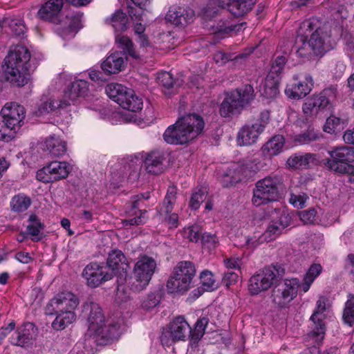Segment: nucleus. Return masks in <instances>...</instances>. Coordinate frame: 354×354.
<instances>
[{
	"label": "nucleus",
	"mask_w": 354,
	"mask_h": 354,
	"mask_svg": "<svg viewBox=\"0 0 354 354\" xmlns=\"http://www.w3.org/2000/svg\"><path fill=\"white\" fill-rule=\"evenodd\" d=\"M30 53L23 45L12 46L5 62V74L8 82L15 86H23L30 79Z\"/></svg>",
	"instance_id": "nucleus-1"
},
{
	"label": "nucleus",
	"mask_w": 354,
	"mask_h": 354,
	"mask_svg": "<svg viewBox=\"0 0 354 354\" xmlns=\"http://www.w3.org/2000/svg\"><path fill=\"white\" fill-rule=\"evenodd\" d=\"M203 119L196 114H188L169 127L163 134L169 144L184 145L197 138L204 129Z\"/></svg>",
	"instance_id": "nucleus-2"
},
{
	"label": "nucleus",
	"mask_w": 354,
	"mask_h": 354,
	"mask_svg": "<svg viewBox=\"0 0 354 354\" xmlns=\"http://www.w3.org/2000/svg\"><path fill=\"white\" fill-rule=\"evenodd\" d=\"M283 188L281 178L278 176H268L255 183L252 202L255 206L277 201Z\"/></svg>",
	"instance_id": "nucleus-3"
},
{
	"label": "nucleus",
	"mask_w": 354,
	"mask_h": 354,
	"mask_svg": "<svg viewBox=\"0 0 354 354\" xmlns=\"http://www.w3.org/2000/svg\"><path fill=\"white\" fill-rule=\"evenodd\" d=\"M327 153L329 158L323 160L326 167L339 174L352 173L354 176V167L350 164L354 162V147H332Z\"/></svg>",
	"instance_id": "nucleus-4"
},
{
	"label": "nucleus",
	"mask_w": 354,
	"mask_h": 354,
	"mask_svg": "<svg viewBox=\"0 0 354 354\" xmlns=\"http://www.w3.org/2000/svg\"><path fill=\"white\" fill-rule=\"evenodd\" d=\"M83 311L88 313V330L92 335L100 337L102 339L113 337V330L115 329V326H107L105 324L104 315L98 304L87 301L83 305Z\"/></svg>",
	"instance_id": "nucleus-5"
},
{
	"label": "nucleus",
	"mask_w": 354,
	"mask_h": 354,
	"mask_svg": "<svg viewBox=\"0 0 354 354\" xmlns=\"http://www.w3.org/2000/svg\"><path fill=\"white\" fill-rule=\"evenodd\" d=\"M195 265L189 261H182L174 268L172 275L169 278L167 288L171 292L185 293L192 287L196 276Z\"/></svg>",
	"instance_id": "nucleus-6"
},
{
	"label": "nucleus",
	"mask_w": 354,
	"mask_h": 354,
	"mask_svg": "<svg viewBox=\"0 0 354 354\" xmlns=\"http://www.w3.org/2000/svg\"><path fill=\"white\" fill-rule=\"evenodd\" d=\"M301 41L302 44L297 51L301 57L311 55H323L326 52L333 49L335 44L330 35L321 28L316 29L309 40Z\"/></svg>",
	"instance_id": "nucleus-7"
},
{
	"label": "nucleus",
	"mask_w": 354,
	"mask_h": 354,
	"mask_svg": "<svg viewBox=\"0 0 354 354\" xmlns=\"http://www.w3.org/2000/svg\"><path fill=\"white\" fill-rule=\"evenodd\" d=\"M106 93L109 98L121 107L130 111L137 112L143 106L142 99L133 90L122 84L111 83L106 86Z\"/></svg>",
	"instance_id": "nucleus-8"
},
{
	"label": "nucleus",
	"mask_w": 354,
	"mask_h": 354,
	"mask_svg": "<svg viewBox=\"0 0 354 354\" xmlns=\"http://www.w3.org/2000/svg\"><path fill=\"white\" fill-rule=\"evenodd\" d=\"M254 98V88L250 84H246L228 93L220 106V114L223 117H230L239 113L245 105Z\"/></svg>",
	"instance_id": "nucleus-9"
},
{
	"label": "nucleus",
	"mask_w": 354,
	"mask_h": 354,
	"mask_svg": "<svg viewBox=\"0 0 354 354\" xmlns=\"http://www.w3.org/2000/svg\"><path fill=\"white\" fill-rule=\"evenodd\" d=\"M337 97V89L329 87L324 89L318 94H313L307 98L302 106L304 115L307 117H314L319 112L329 109Z\"/></svg>",
	"instance_id": "nucleus-10"
},
{
	"label": "nucleus",
	"mask_w": 354,
	"mask_h": 354,
	"mask_svg": "<svg viewBox=\"0 0 354 354\" xmlns=\"http://www.w3.org/2000/svg\"><path fill=\"white\" fill-rule=\"evenodd\" d=\"M157 268L156 260L149 256L142 255L138 258L133 268V278L138 283L134 286L136 291L143 290L149 284Z\"/></svg>",
	"instance_id": "nucleus-11"
},
{
	"label": "nucleus",
	"mask_w": 354,
	"mask_h": 354,
	"mask_svg": "<svg viewBox=\"0 0 354 354\" xmlns=\"http://www.w3.org/2000/svg\"><path fill=\"white\" fill-rule=\"evenodd\" d=\"M300 288L299 280L297 278L286 279L276 286L272 291V301L279 308H285L297 295Z\"/></svg>",
	"instance_id": "nucleus-12"
},
{
	"label": "nucleus",
	"mask_w": 354,
	"mask_h": 354,
	"mask_svg": "<svg viewBox=\"0 0 354 354\" xmlns=\"http://www.w3.org/2000/svg\"><path fill=\"white\" fill-rule=\"evenodd\" d=\"M275 267H266L252 275L248 283V290L257 295L270 288L277 281Z\"/></svg>",
	"instance_id": "nucleus-13"
},
{
	"label": "nucleus",
	"mask_w": 354,
	"mask_h": 354,
	"mask_svg": "<svg viewBox=\"0 0 354 354\" xmlns=\"http://www.w3.org/2000/svg\"><path fill=\"white\" fill-rule=\"evenodd\" d=\"M286 62L287 57L285 55H279L272 60L264 83V94L267 97H271L277 93V87Z\"/></svg>",
	"instance_id": "nucleus-14"
},
{
	"label": "nucleus",
	"mask_w": 354,
	"mask_h": 354,
	"mask_svg": "<svg viewBox=\"0 0 354 354\" xmlns=\"http://www.w3.org/2000/svg\"><path fill=\"white\" fill-rule=\"evenodd\" d=\"M80 305V299L74 293L65 291L57 294L48 303L46 307V313L53 315L57 311L71 310L75 312V309Z\"/></svg>",
	"instance_id": "nucleus-15"
},
{
	"label": "nucleus",
	"mask_w": 354,
	"mask_h": 354,
	"mask_svg": "<svg viewBox=\"0 0 354 354\" xmlns=\"http://www.w3.org/2000/svg\"><path fill=\"white\" fill-rule=\"evenodd\" d=\"M176 188L169 187L163 201L157 207L158 214L169 228H176L178 226V214L173 212L176 203Z\"/></svg>",
	"instance_id": "nucleus-16"
},
{
	"label": "nucleus",
	"mask_w": 354,
	"mask_h": 354,
	"mask_svg": "<svg viewBox=\"0 0 354 354\" xmlns=\"http://www.w3.org/2000/svg\"><path fill=\"white\" fill-rule=\"evenodd\" d=\"M71 168L66 162L53 161L37 172V179L44 183H51L66 178Z\"/></svg>",
	"instance_id": "nucleus-17"
},
{
	"label": "nucleus",
	"mask_w": 354,
	"mask_h": 354,
	"mask_svg": "<svg viewBox=\"0 0 354 354\" xmlns=\"http://www.w3.org/2000/svg\"><path fill=\"white\" fill-rule=\"evenodd\" d=\"M328 299L325 296H320L316 302L315 309L310 319L313 323V335L317 341H322L324 337L326 327L324 320V313L328 308Z\"/></svg>",
	"instance_id": "nucleus-18"
},
{
	"label": "nucleus",
	"mask_w": 354,
	"mask_h": 354,
	"mask_svg": "<svg viewBox=\"0 0 354 354\" xmlns=\"http://www.w3.org/2000/svg\"><path fill=\"white\" fill-rule=\"evenodd\" d=\"M0 117L1 120L6 122L9 127L19 129L26 117L25 109L16 102L6 103L1 111Z\"/></svg>",
	"instance_id": "nucleus-19"
},
{
	"label": "nucleus",
	"mask_w": 354,
	"mask_h": 354,
	"mask_svg": "<svg viewBox=\"0 0 354 354\" xmlns=\"http://www.w3.org/2000/svg\"><path fill=\"white\" fill-rule=\"evenodd\" d=\"M83 276L91 288H96L112 278V274L109 272L108 268L97 263L87 265L83 270Z\"/></svg>",
	"instance_id": "nucleus-20"
},
{
	"label": "nucleus",
	"mask_w": 354,
	"mask_h": 354,
	"mask_svg": "<svg viewBox=\"0 0 354 354\" xmlns=\"http://www.w3.org/2000/svg\"><path fill=\"white\" fill-rule=\"evenodd\" d=\"M304 80H298V75H294V82L288 84L285 93L288 97L293 99H301L306 97L312 90L313 81L312 77L306 74Z\"/></svg>",
	"instance_id": "nucleus-21"
},
{
	"label": "nucleus",
	"mask_w": 354,
	"mask_h": 354,
	"mask_svg": "<svg viewBox=\"0 0 354 354\" xmlns=\"http://www.w3.org/2000/svg\"><path fill=\"white\" fill-rule=\"evenodd\" d=\"M35 333V325L30 322L25 323L13 333L10 337V342L17 346H28L32 343Z\"/></svg>",
	"instance_id": "nucleus-22"
},
{
	"label": "nucleus",
	"mask_w": 354,
	"mask_h": 354,
	"mask_svg": "<svg viewBox=\"0 0 354 354\" xmlns=\"http://www.w3.org/2000/svg\"><path fill=\"white\" fill-rule=\"evenodd\" d=\"M63 8V0H48L38 11V16L48 21L57 24L60 21V14Z\"/></svg>",
	"instance_id": "nucleus-23"
},
{
	"label": "nucleus",
	"mask_w": 354,
	"mask_h": 354,
	"mask_svg": "<svg viewBox=\"0 0 354 354\" xmlns=\"http://www.w3.org/2000/svg\"><path fill=\"white\" fill-rule=\"evenodd\" d=\"M190 332H192V328L184 317L181 316L175 318L172 321L167 331L174 341L185 340L187 336H189ZM166 333L167 332L163 333L161 337L162 342L167 336Z\"/></svg>",
	"instance_id": "nucleus-24"
},
{
	"label": "nucleus",
	"mask_w": 354,
	"mask_h": 354,
	"mask_svg": "<svg viewBox=\"0 0 354 354\" xmlns=\"http://www.w3.org/2000/svg\"><path fill=\"white\" fill-rule=\"evenodd\" d=\"M262 133V128L259 125L247 124L242 127L237 133V145L239 146H251L257 142Z\"/></svg>",
	"instance_id": "nucleus-25"
},
{
	"label": "nucleus",
	"mask_w": 354,
	"mask_h": 354,
	"mask_svg": "<svg viewBox=\"0 0 354 354\" xmlns=\"http://www.w3.org/2000/svg\"><path fill=\"white\" fill-rule=\"evenodd\" d=\"M194 16V12L191 8L173 7L169 10L166 19L175 26H184L193 21Z\"/></svg>",
	"instance_id": "nucleus-26"
},
{
	"label": "nucleus",
	"mask_w": 354,
	"mask_h": 354,
	"mask_svg": "<svg viewBox=\"0 0 354 354\" xmlns=\"http://www.w3.org/2000/svg\"><path fill=\"white\" fill-rule=\"evenodd\" d=\"M165 156L163 152L153 151L148 153L144 161L146 171L151 174L158 175L162 173L165 168Z\"/></svg>",
	"instance_id": "nucleus-27"
},
{
	"label": "nucleus",
	"mask_w": 354,
	"mask_h": 354,
	"mask_svg": "<svg viewBox=\"0 0 354 354\" xmlns=\"http://www.w3.org/2000/svg\"><path fill=\"white\" fill-rule=\"evenodd\" d=\"M126 55L122 52H115L109 55L102 64V69L107 74H115L125 68Z\"/></svg>",
	"instance_id": "nucleus-28"
},
{
	"label": "nucleus",
	"mask_w": 354,
	"mask_h": 354,
	"mask_svg": "<svg viewBox=\"0 0 354 354\" xmlns=\"http://www.w3.org/2000/svg\"><path fill=\"white\" fill-rule=\"evenodd\" d=\"M88 91V82L85 80H79L71 83L68 86L64 94V99L68 106L74 104L78 98L84 97Z\"/></svg>",
	"instance_id": "nucleus-29"
},
{
	"label": "nucleus",
	"mask_w": 354,
	"mask_h": 354,
	"mask_svg": "<svg viewBox=\"0 0 354 354\" xmlns=\"http://www.w3.org/2000/svg\"><path fill=\"white\" fill-rule=\"evenodd\" d=\"M106 263L109 268H111L116 274L126 275L129 264L122 251L113 250L109 252Z\"/></svg>",
	"instance_id": "nucleus-30"
},
{
	"label": "nucleus",
	"mask_w": 354,
	"mask_h": 354,
	"mask_svg": "<svg viewBox=\"0 0 354 354\" xmlns=\"http://www.w3.org/2000/svg\"><path fill=\"white\" fill-rule=\"evenodd\" d=\"M243 169V165L239 163H232L222 175L221 180L223 186H232L240 182L242 179Z\"/></svg>",
	"instance_id": "nucleus-31"
},
{
	"label": "nucleus",
	"mask_w": 354,
	"mask_h": 354,
	"mask_svg": "<svg viewBox=\"0 0 354 354\" xmlns=\"http://www.w3.org/2000/svg\"><path fill=\"white\" fill-rule=\"evenodd\" d=\"M44 149L49 151L52 156L59 157L66 151V142L59 137L51 136L44 141Z\"/></svg>",
	"instance_id": "nucleus-32"
},
{
	"label": "nucleus",
	"mask_w": 354,
	"mask_h": 354,
	"mask_svg": "<svg viewBox=\"0 0 354 354\" xmlns=\"http://www.w3.org/2000/svg\"><path fill=\"white\" fill-rule=\"evenodd\" d=\"M286 219L287 216L283 215L279 221H272L266 232L262 234L261 240L268 241V242L274 240L288 226Z\"/></svg>",
	"instance_id": "nucleus-33"
},
{
	"label": "nucleus",
	"mask_w": 354,
	"mask_h": 354,
	"mask_svg": "<svg viewBox=\"0 0 354 354\" xmlns=\"http://www.w3.org/2000/svg\"><path fill=\"white\" fill-rule=\"evenodd\" d=\"M316 159V155L310 153L305 154L295 153L291 156L286 163L289 167L295 169H306Z\"/></svg>",
	"instance_id": "nucleus-34"
},
{
	"label": "nucleus",
	"mask_w": 354,
	"mask_h": 354,
	"mask_svg": "<svg viewBox=\"0 0 354 354\" xmlns=\"http://www.w3.org/2000/svg\"><path fill=\"white\" fill-rule=\"evenodd\" d=\"M54 315H56V317L52 322V327L56 330H64L68 325L75 322L77 319L75 312L71 310L57 311Z\"/></svg>",
	"instance_id": "nucleus-35"
},
{
	"label": "nucleus",
	"mask_w": 354,
	"mask_h": 354,
	"mask_svg": "<svg viewBox=\"0 0 354 354\" xmlns=\"http://www.w3.org/2000/svg\"><path fill=\"white\" fill-rule=\"evenodd\" d=\"M68 106L66 100L64 96L62 99L56 100L54 99L41 100L39 105L38 112L39 115H45L54 112L59 109H63Z\"/></svg>",
	"instance_id": "nucleus-36"
},
{
	"label": "nucleus",
	"mask_w": 354,
	"mask_h": 354,
	"mask_svg": "<svg viewBox=\"0 0 354 354\" xmlns=\"http://www.w3.org/2000/svg\"><path fill=\"white\" fill-rule=\"evenodd\" d=\"M106 25L111 26L115 32H123L127 28L128 17L125 13L118 10L104 20Z\"/></svg>",
	"instance_id": "nucleus-37"
},
{
	"label": "nucleus",
	"mask_w": 354,
	"mask_h": 354,
	"mask_svg": "<svg viewBox=\"0 0 354 354\" xmlns=\"http://www.w3.org/2000/svg\"><path fill=\"white\" fill-rule=\"evenodd\" d=\"M254 5V0H231L228 9L233 15L241 17L250 12Z\"/></svg>",
	"instance_id": "nucleus-38"
},
{
	"label": "nucleus",
	"mask_w": 354,
	"mask_h": 354,
	"mask_svg": "<svg viewBox=\"0 0 354 354\" xmlns=\"http://www.w3.org/2000/svg\"><path fill=\"white\" fill-rule=\"evenodd\" d=\"M285 139L281 135H276L269 140L262 147L265 155L272 156L279 154L283 147Z\"/></svg>",
	"instance_id": "nucleus-39"
},
{
	"label": "nucleus",
	"mask_w": 354,
	"mask_h": 354,
	"mask_svg": "<svg viewBox=\"0 0 354 354\" xmlns=\"http://www.w3.org/2000/svg\"><path fill=\"white\" fill-rule=\"evenodd\" d=\"M322 267L320 264H312L305 274L303 282L301 283H299L300 289L304 292L308 291L315 279L322 273Z\"/></svg>",
	"instance_id": "nucleus-40"
},
{
	"label": "nucleus",
	"mask_w": 354,
	"mask_h": 354,
	"mask_svg": "<svg viewBox=\"0 0 354 354\" xmlns=\"http://www.w3.org/2000/svg\"><path fill=\"white\" fill-rule=\"evenodd\" d=\"M209 322V319L207 316L201 317L195 324L194 329H192V332L189 333L191 337V342L193 344H197L199 340L203 337L205 334V328Z\"/></svg>",
	"instance_id": "nucleus-41"
},
{
	"label": "nucleus",
	"mask_w": 354,
	"mask_h": 354,
	"mask_svg": "<svg viewBox=\"0 0 354 354\" xmlns=\"http://www.w3.org/2000/svg\"><path fill=\"white\" fill-rule=\"evenodd\" d=\"M320 138L322 134L315 131L313 127L308 126L306 131L295 136L294 141L299 145H306L318 140Z\"/></svg>",
	"instance_id": "nucleus-42"
},
{
	"label": "nucleus",
	"mask_w": 354,
	"mask_h": 354,
	"mask_svg": "<svg viewBox=\"0 0 354 354\" xmlns=\"http://www.w3.org/2000/svg\"><path fill=\"white\" fill-rule=\"evenodd\" d=\"M345 324L351 326L354 324V295H348V299L344 304L342 315Z\"/></svg>",
	"instance_id": "nucleus-43"
},
{
	"label": "nucleus",
	"mask_w": 354,
	"mask_h": 354,
	"mask_svg": "<svg viewBox=\"0 0 354 354\" xmlns=\"http://www.w3.org/2000/svg\"><path fill=\"white\" fill-rule=\"evenodd\" d=\"M30 204V198L24 194H18L14 196L10 203L12 210L17 212L26 211Z\"/></svg>",
	"instance_id": "nucleus-44"
},
{
	"label": "nucleus",
	"mask_w": 354,
	"mask_h": 354,
	"mask_svg": "<svg viewBox=\"0 0 354 354\" xmlns=\"http://www.w3.org/2000/svg\"><path fill=\"white\" fill-rule=\"evenodd\" d=\"M4 27L10 28V31L16 36H23L26 32V26L20 19L10 17L3 19Z\"/></svg>",
	"instance_id": "nucleus-45"
},
{
	"label": "nucleus",
	"mask_w": 354,
	"mask_h": 354,
	"mask_svg": "<svg viewBox=\"0 0 354 354\" xmlns=\"http://www.w3.org/2000/svg\"><path fill=\"white\" fill-rule=\"evenodd\" d=\"M115 42L118 43L122 50L133 58H138V55L133 48L131 40L126 36L116 34Z\"/></svg>",
	"instance_id": "nucleus-46"
},
{
	"label": "nucleus",
	"mask_w": 354,
	"mask_h": 354,
	"mask_svg": "<svg viewBox=\"0 0 354 354\" xmlns=\"http://www.w3.org/2000/svg\"><path fill=\"white\" fill-rule=\"evenodd\" d=\"M344 129V122L334 115L327 118L324 126V131L328 133H335Z\"/></svg>",
	"instance_id": "nucleus-47"
},
{
	"label": "nucleus",
	"mask_w": 354,
	"mask_h": 354,
	"mask_svg": "<svg viewBox=\"0 0 354 354\" xmlns=\"http://www.w3.org/2000/svg\"><path fill=\"white\" fill-rule=\"evenodd\" d=\"M224 5L220 0H209L203 9V17L207 19L214 17L221 8H224Z\"/></svg>",
	"instance_id": "nucleus-48"
},
{
	"label": "nucleus",
	"mask_w": 354,
	"mask_h": 354,
	"mask_svg": "<svg viewBox=\"0 0 354 354\" xmlns=\"http://www.w3.org/2000/svg\"><path fill=\"white\" fill-rule=\"evenodd\" d=\"M207 192L205 189L196 188L193 192L189 201V207L192 209L199 208L201 204L206 199Z\"/></svg>",
	"instance_id": "nucleus-49"
},
{
	"label": "nucleus",
	"mask_w": 354,
	"mask_h": 354,
	"mask_svg": "<svg viewBox=\"0 0 354 354\" xmlns=\"http://www.w3.org/2000/svg\"><path fill=\"white\" fill-rule=\"evenodd\" d=\"M28 221L30 224L27 226V232L32 237L39 235L40 231L44 229V225L40 219L34 214L29 216Z\"/></svg>",
	"instance_id": "nucleus-50"
},
{
	"label": "nucleus",
	"mask_w": 354,
	"mask_h": 354,
	"mask_svg": "<svg viewBox=\"0 0 354 354\" xmlns=\"http://www.w3.org/2000/svg\"><path fill=\"white\" fill-rule=\"evenodd\" d=\"M17 130V128L9 127L6 122L0 120V140L5 142L12 140Z\"/></svg>",
	"instance_id": "nucleus-51"
},
{
	"label": "nucleus",
	"mask_w": 354,
	"mask_h": 354,
	"mask_svg": "<svg viewBox=\"0 0 354 354\" xmlns=\"http://www.w3.org/2000/svg\"><path fill=\"white\" fill-rule=\"evenodd\" d=\"M200 279L203 288L206 290H212L215 286V279L212 273L209 270H204L201 273Z\"/></svg>",
	"instance_id": "nucleus-52"
},
{
	"label": "nucleus",
	"mask_w": 354,
	"mask_h": 354,
	"mask_svg": "<svg viewBox=\"0 0 354 354\" xmlns=\"http://www.w3.org/2000/svg\"><path fill=\"white\" fill-rule=\"evenodd\" d=\"M202 228L198 225H194L185 230V236L192 242H198L201 239Z\"/></svg>",
	"instance_id": "nucleus-53"
},
{
	"label": "nucleus",
	"mask_w": 354,
	"mask_h": 354,
	"mask_svg": "<svg viewBox=\"0 0 354 354\" xmlns=\"http://www.w3.org/2000/svg\"><path fill=\"white\" fill-rule=\"evenodd\" d=\"M139 2H142L141 5L138 3H133L137 8H133L132 6H129V14L131 18L135 21H141L142 20V15L143 13L142 7L145 6L147 0H139Z\"/></svg>",
	"instance_id": "nucleus-54"
},
{
	"label": "nucleus",
	"mask_w": 354,
	"mask_h": 354,
	"mask_svg": "<svg viewBox=\"0 0 354 354\" xmlns=\"http://www.w3.org/2000/svg\"><path fill=\"white\" fill-rule=\"evenodd\" d=\"M160 302L158 294L151 292L142 301L141 306L143 309L149 310L156 307Z\"/></svg>",
	"instance_id": "nucleus-55"
},
{
	"label": "nucleus",
	"mask_w": 354,
	"mask_h": 354,
	"mask_svg": "<svg viewBox=\"0 0 354 354\" xmlns=\"http://www.w3.org/2000/svg\"><path fill=\"white\" fill-rule=\"evenodd\" d=\"M158 82L162 86L170 88H173L176 82L174 81L173 75L169 72H163L158 75Z\"/></svg>",
	"instance_id": "nucleus-56"
},
{
	"label": "nucleus",
	"mask_w": 354,
	"mask_h": 354,
	"mask_svg": "<svg viewBox=\"0 0 354 354\" xmlns=\"http://www.w3.org/2000/svg\"><path fill=\"white\" fill-rule=\"evenodd\" d=\"M138 212H139L138 216L137 215V212H135V215H136L135 217H133L132 218L124 220L123 221L124 225L125 226H127L128 225H139L144 224L147 221V216H146L147 211L139 209Z\"/></svg>",
	"instance_id": "nucleus-57"
},
{
	"label": "nucleus",
	"mask_w": 354,
	"mask_h": 354,
	"mask_svg": "<svg viewBox=\"0 0 354 354\" xmlns=\"http://www.w3.org/2000/svg\"><path fill=\"white\" fill-rule=\"evenodd\" d=\"M201 241L203 245L209 248H214L218 245V238L211 233H203Z\"/></svg>",
	"instance_id": "nucleus-58"
},
{
	"label": "nucleus",
	"mask_w": 354,
	"mask_h": 354,
	"mask_svg": "<svg viewBox=\"0 0 354 354\" xmlns=\"http://www.w3.org/2000/svg\"><path fill=\"white\" fill-rule=\"evenodd\" d=\"M307 198L308 196L305 194L297 195L295 194H291L289 201L294 207L297 208H302L304 206Z\"/></svg>",
	"instance_id": "nucleus-59"
},
{
	"label": "nucleus",
	"mask_w": 354,
	"mask_h": 354,
	"mask_svg": "<svg viewBox=\"0 0 354 354\" xmlns=\"http://www.w3.org/2000/svg\"><path fill=\"white\" fill-rule=\"evenodd\" d=\"M299 216L305 224L312 223L315 220L316 211L314 209L304 210L300 213Z\"/></svg>",
	"instance_id": "nucleus-60"
},
{
	"label": "nucleus",
	"mask_w": 354,
	"mask_h": 354,
	"mask_svg": "<svg viewBox=\"0 0 354 354\" xmlns=\"http://www.w3.org/2000/svg\"><path fill=\"white\" fill-rule=\"evenodd\" d=\"M236 58V57H234L231 54H226L223 52L218 51L214 55V59L216 63L223 65L227 62L232 60Z\"/></svg>",
	"instance_id": "nucleus-61"
},
{
	"label": "nucleus",
	"mask_w": 354,
	"mask_h": 354,
	"mask_svg": "<svg viewBox=\"0 0 354 354\" xmlns=\"http://www.w3.org/2000/svg\"><path fill=\"white\" fill-rule=\"evenodd\" d=\"M270 121V112L267 110L260 113L259 120L254 123V125H259L262 128V132L264 131L266 127Z\"/></svg>",
	"instance_id": "nucleus-62"
},
{
	"label": "nucleus",
	"mask_w": 354,
	"mask_h": 354,
	"mask_svg": "<svg viewBox=\"0 0 354 354\" xmlns=\"http://www.w3.org/2000/svg\"><path fill=\"white\" fill-rule=\"evenodd\" d=\"M224 263L227 268L239 270L242 265V261L239 258L230 257L224 259Z\"/></svg>",
	"instance_id": "nucleus-63"
},
{
	"label": "nucleus",
	"mask_w": 354,
	"mask_h": 354,
	"mask_svg": "<svg viewBox=\"0 0 354 354\" xmlns=\"http://www.w3.org/2000/svg\"><path fill=\"white\" fill-rule=\"evenodd\" d=\"M345 270L351 275L354 279V254H349L345 261Z\"/></svg>",
	"instance_id": "nucleus-64"
}]
</instances>
